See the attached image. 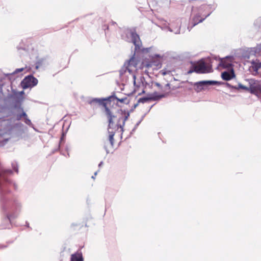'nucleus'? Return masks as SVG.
<instances>
[{
	"label": "nucleus",
	"mask_w": 261,
	"mask_h": 261,
	"mask_svg": "<svg viewBox=\"0 0 261 261\" xmlns=\"http://www.w3.org/2000/svg\"><path fill=\"white\" fill-rule=\"evenodd\" d=\"M11 170H4L0 165V204L3 211L7 213L6 221L11 222V219L17 217L20 212L21 205L16 199H11L6 195L7 185H12L16 189L15 184L7 178V175L12 174Z\"/></svg>",
	"instance_id": "1"
},
{
	"label": "nucleus",
	"mask_w": 261,
	"mask_h": 261,
	"mask_svg": "<svg viewBox=\"0 0 261 261\" xmlns=\"http://www.w3.org/2000/svg\"><path fill=\"white\" fill-rule=\"evenodd\" d=\"M138 65V61L134 57H132L129 60L125 62L119 70L120 78L123 80L125 77L127 78L130 76L133 80L134 86L137 88L144 87L146 85L145 79L143 76H140L139 81H136V76L134 74V71L136 70Z\"/></svg>",
	"instance_id": "2"
},
{
	"label": "nucleus",
	"mask_w": 261,
	"mask_h": 261,
	"mask_svg": "<svg viewBox=\"0 0 261 261\" xmlns=\"http://www.w3.org/2000/svg\"><path fill=\"white\" fill-rule=\"evenodd\" d=\"M210 8L209 6L204 5L200 7L197 12H196L195 10H193V14L194 16L191 21L192 26L191 29L199 22H202L210 15L211 12L209 11Z\"/></svg>",
	"instance_id": "3"
},
{
	"label": "nucleus",
	"mask_w": 261,
	"mask_h": 261,
	"mask_svg": "<svg viewBox=\"0 0 261 261\" xmlns=\"http://www.w3.org/2000/svg\"><path fill=\"white\" fill-rule=\"evenodd\" d=\"M212 66L207 65L203 60L199 61L196 64L192 66V68L188 72V73H191L195 72L197 73H205L212 72Z\"/></svg>",
	"instance_id": "4"
},
{
	"label": "nucleus",
	"mask_w": 261,
	"mask_h": 261,
	"mask_svg": "<svg viewBox=\"0 0 261 261\" xmlns=\"http://www.w3.org/2000/svg\"><path fill=\"white\" fill-rule=\"evenodd\" d=\"M105 99L93 98L90 101V103H96L103 106L105 108V112L109 119V129L113 125V119L115 116L112 115L110 109L107 107L106 103L104 102Z\"/></svg>",
	"instance_id": "5"
},
{
	"label": "nucleus",
	"mask_w": 261,
	"mask_h": 261,
	"mask_svg": "<svg viewBox=\"0 0 261 261\" xmlns=\"http://www.w3.org/2000/svg\"><path fill=\"white\" fill-rule=\"evenodd\" d=\"M249 86H251L250 93L261 98V84L258 81L254 79H248Z\"/></svg>",
	"instance_id": "6"
},
{
	"label": "nucleus",
	"mask_w": 261,
	"mask_h": 261,
	"mask_svg": "<svg viewBox=\"0 0 261 261\" xmlns=\"http://www.w3.org/2000/svg\"><path fill=\"white\" fill-rule=\"evenodd\" d=\"M37 83L38 80L33 75H30L26 76L22 81L21 85L23 89H25L37 85Z\"/></svg>",
	"instance_id": "7"
},
{
	"label": "nucleus",
	"mask_w": 261,
	"mask_h": 261,
	"mask_svg": "<svg viewBox=\"0 0 261 261\" xmlns=\"http://www.w3.org/2000/svg\"><path fill=\"white\" fill-rule=\"evenodd\" d=\"M128 35L131 38V42L135 46V51H138L141 50L142 42L139 35L134 31H130L128 32Z\"/></svg>",
	"instance_id": "8"
},
{
	"label": "nucleus",
	"mask_w": 261,
	"mask_h": 261,
	"mask_svg": "<svg viewBox=\"0 0 261 261\" xmlns=\"http://www.w3.org/2000/svg\"><path fill=\"white\" fill-rule=\"evenodd\" d=\"M251 65L249 68L250 72L253 75H257L258 73V71L261 68V62L258 60H252L251 61Z\"/></svg>",
	"instance_id": "9"
},
{
	"label": "nucleus",
	"mask_w": 261,
	"mask_h": 261,
	"mask_svg": "<svg viewBox=\"0 0 261 261\" xmlns=\"http://www.w3.org/2000/svg\"><path fill=\"white\" fill-rule=\"evenodd\" d=\"M249 55L245 56V58L249 59L250 56H254L256 57L261 56V43L257 44L254 47L248 48L247 50Z\"/></svg>",
	"instance_id": "10"
},
{
	"label": "nucleus",
	"mask_w": 261,
	"mask_h": 261,
	"mask_svg": "<svg viewBox=\"0 0 261 261\" xmlns=\"http://www.w3.org/2000/svg\"><path fill=\"white\" fill-rule=\"evenodd\" d=\"M165 94H159L157 92H154L149 97H142L140 98L138 100V103H145L149 100H156L164 97Z\"/></svg>",
	"instance_id": "11"
},
{
	"label": "nucleus",
	"mask_w": 261,
	"mask_h": 261,
	"mask_svg": "<svg viewBox=\"0 0 261 261\" xmlns=\"http://www.w3.org/2000/svg\"><path fill=\"white\" fill-rule=\"evenodd\" d=\"M180 21L177 20L175 22H172L170 24L169 30L170 32H173L175 34L180 33Z\"/></svg>",
	"instance_id": "12"
},
{
	"label": "nucleus",
	"mask_w": 261,
	"mask_h": 261,
	"mask_svg": "<svg viewBox=\"0 0 261 261\" xmlns=\"http://www.w3.org/2000/svg\"><path fill=\"white\" fill-rule=\"evenodd\" d=\"M219 66L225 69H232L231 59L227 57L225 59H221L219 63Z\"/></svg>",
	"instance_id": "13"
},
{
	"label": "nucleus",
	"mask_w": 261,
	"mask_h": 261,
	"mask_svg": "<svg viewBox=\"0 0 261 261\" xmlns=\"http://www.w3.org/2000/svg\"><path fill=\"white\" fill-rule=\"evenodd\" d=\"M235 76L234 72L233 69H230V71H224L221 73V77L223 80L225 81H229Z\"/></svg>",
	"instance_id": "14"
},
{
	"label": "nucleus",
	"mask_w": 261,
	"mask_h": 261,
	"mask_svg": "<svg viewBox=\"0 0 261 261\" xmlns=\"http://www.w3.org/2000/svg\"><path fill=\"white\" fill-rule=\"evenodd\" d=\"M154 85L157 87H158L159 90H160L161 91H162L163 92V93L162 94H165V96L170 91V84L168 83L166 84L164 87H163L162 86H161V85L159 83H155Z\"/></svg>",
	"instance_id": "15"
},
{
	"label": "nucleus",
	"mask_w": 261,
	"mask_h": 261,
	"mask_svg": "<svg viewBox=\"0 0 261 261\" xmlns=\"http://www.w3.org/2000/svg\"><path fill=\"white\" fill-rule=\"evenodd\" d=\"M71 261H84L81 252H76L71 255Z\"/></svg>",
	"instance_id": "16"
},
{
	"label": "nucleus",
	"mask_w": 261,
	"mask_h": 261,
	"mask_svg": "<svg viewBox=\"0 0 261 261\" xmlns=\"http://www.w3.org/2000/svg\"><path fill=\"white\" fill-rule=\"evenodd\" d=\"M218 84V82L215 81H203L197 83L198 86L202 88V87L205 85H214Z\"/></svg>",
	"instance_id": "17"
},
{
	"label": "nucleus",
	"mask_w": 261,
	"mask_h": 261,
	"mask_svg": "<svg viewBox=\"0 0 261 261\" xmlns=\"http://www.w3.org/2000/svg\"><path fill=\"white\" fill-rule=\"evenodd\" d=\"M227 85L228 86L230 87L229 84H228ZM231 88L236 90H239L241 89L247 91H249L250 92L251 86H249V87H248L243 85L241 83H239L237 86H231Z\"/></svg>",
	"instance_id": "18"
},
{
	"label": "nucleus",
	"mask_w": 261,
	"mask_h": 261,
	"mask_svg": "<svg viewBox=\"0 0 261 261\" xmlns=\"http://www.w3.org/2000/svg\"><path fill=\"white\" fill-rule=\"evenodd\" d=\"M108 99H109L110 101H111L112 100H113L114 99H116L118 101H119L121 103H126V101L127 100V98L126 97H124L122 98H118L115 96H112L109 97ZM127 103H128V102H127Z\"/></svg>",
	"instance_id": "19"
},
{
	"label": "nucleus",
	"mask_w": 261,
	"mask_h": 261,
	"mask_svg": "<svg viewBox=\"0 0 261 261\" xmlns=\"http://www.w3.org/2000/svg\"><path fill=\"white\" fill-rule=\"evenodd\" d=\"M109 141L110 144V146L111 147H113L114 146V132H110L109 130Z\"/></svg>",
	"instance_id": "20"
},
{
	"label": "nucleus",
	"mask_w": 261,
	"mask_h": 261,
	"mask_svg": "<svg viewBox=\"0 0 261 261\" xmlns=\"http://www.w3.org/2000/svg\"><path fill=\"white\" fill-rule=\"evenodd\" d=\"M22 111H23L22 109ZM24 116H27V114L25 112L22 111L21 114H17L16 115V120H20L21 119L22 117H24Z\"/></svg>",
	"instance_id": "21"
},
{
	"label": "nucleus",
	"mask_w": 261,
	"mask_h": 261,
	"mask_svg": "<svg viewBox=\"0 0 261 261\" xmlns=\"http://www.w3.org/2000/svg\"><path fill=\"white\" fill-rule=\"evenodd\" d=\"M24 122H25V123L29 126H31L33 127V125L32 123L31 122V120L29 119V118L28 117V116L27 115V116H24Z\"/></svg>",
	"instance_id": "22"
},
{
	"label": "nucleus",
	"mask_w": 261,
	"mask_h": 261,
	"mask_svg": "<svg viewBox=\"0 0 261 261\" xmlns=\"http://www.w3.org/2000/svg\"><path fill=\"white\" fill-rule=\"evenodd\" d=\"M153 65H156V66H158V64H155L154 62H149L145 63L144 64V66L146 67H147V68H149L150 67H152Z\"/></svg>",
	"instance_id": "23"
},
{
	"label": "nucleus",
	"mask_w": 261,
	"mask_h": 261,
	"mask_svg": "<svg viewBox=\"0 0 261 261\" xmlns=\"http://www.w3.org/2000/svg\"><path fill=\"white\" fill-rule=\"evenodd\" d=\"M13 167V169L14 170L17 172L18 173V167H17V164L15 163H12V164Z\"/></svg>",
	"instance_id": "24"
},
{
	"label": "nucleus",
	"mask_w": 261,
	"mask_h": 261,
	"mask_svg": "<svg viewBox=\"0 0 261 261\" xmlns=\"http://www.w3.org/2000/svg\"><path fill=\"white\" fill-rule=\"evenodd\" d=\"M129 114L128 113H127L126 114V115H125V116L124 117V118H123V125H122L123 126L124 125L125 122L127 119V118L129 117Z\"/></svg>",
	"instance_id": "25"
},
{
	"label": "nucleus",
	"mask_w": 261,
	"mask_h": 261,
	"mask_svg": "<svg viewBox=\"0 0 261 261\" xmlns=\"http://www.w3.org/2000/svg\"><path fill=\"white\" fill-rule=\"evenodd\" d=\"M23 70V68H18V69H16L14 72V73H18V72H19L20 71H22V70Z\"/></svg>",
	"instance_id": "26"
},
{
	"label": "nucleus",
	"mask_w": 261,
	"mask_h": 261,
	"mask_svg": "<svg viewBox=\"0 0 261 261\" xmlns=\"http://www.w3.org/2000/svg\"><path fill=\"white\" fill-rule=\"evenodd\" d=\"M105 149L107 151V153H109V150H108V145L107 144V143H105Z\"/></svg>",
	"instance_id": "27"
},
{
	"label": "nucleus",
	"mask_w": 261,
	"mask_h": 261,
	"mask_svg": "<svg viewBox=\"0 0 261 261\" xmlns=\"http://www.w3.org/2000/svg\"><path fill=\"white\" fill-rule=\"evenodd\" d=\"M7 247V246L4 245H0V249H3Z\"/></svg>",
	"instance_id": "28"
},
{
	"label": "nucleus",
	"mask_w": 261,
	"mask_h": 261,
	"mask_svg": "<svg viewBox=\"0 0 261 261\" xmlns=\"http://www.w3.org/2000/svg\"><path fill=\"white\" fill-rule=\"evenodd\" d=\"M154 57H155V58H161L162 57L159 55V54H155L154 55Z\"/></svg>",
	"instance_id": "29"
},
{
	"label": "nucleus",
	"mask_w": 261,
	"mask_h": 261,
	"mask_svg": "<svg viewBox=\"0 0 261 261\" xmlns=\"http://www.w3.org/2000/svg\"><path fill=\"white\" fill-rule=\"evenodd\" d=\"M97 172H98V171L95 172L94 173V176H92V178L93 179H94V178H95V176L97 175Z\"/></svg>",
	"instance_id": "30"
},
{
	"label": "nucleus",
	"mask_w": 261,
	"mask_h": 261,
	"mask_svg": "<svg viewBox=\"0 0 261 261\" xmlns=\"http://www.w3.org/2000/svg\"><path fill=\"white\" fill-rule=\"evenodd\" d=\"M2 228H9V226H2Z\"/></svg>",
	"instance_id": "31"
},
{
	"label": "nucleus",
	"mask_w": 261,
	"mask_h": 261,
	"mask_svg": "<svg viewBox=\"0 0 261 261\" xmlns=\"http://www.w3.org/2000/svg\"><path fill=\"white\" fill-rule=\"evenodd\" d=\"M103 164V162H100L98 165L99 167H100Z\"/></svg>",
	"instance_id": "32"
},
{
	"label": "nucleus",
	"mask_w": 261,
	"mask_h": 261,
	"mask_svg": "<svg viewBox=\"0 0 261 261\" xmlns=\"http://www.w3.org/2000/svg\"><path fill=\"white\" fill-rule=\"evenodd\" d=\"M26 226L28 227H29V224L27 222H26Z\"/></svg>",
	"instance_id": "33"
},
{
	"label": "nucleus",
	"mask_w": 261,
	"mask_h": 261,
	"mask_svg": "<svg viewBox=\"0 0 261 261\" xmlns=\"http://www.w3.org/2000/svg\"><path fill=\"white\" fill-rule=\"evenodd\" d=\"M39 65H36V68H39Z\"/></svg>",
	"instance_id": "34"
}]
</instances>
